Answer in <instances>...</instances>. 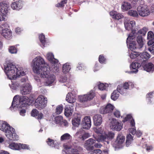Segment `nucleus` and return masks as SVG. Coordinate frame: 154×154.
<instances>
[{
	"mask_svg": "<svg viewBox=\"0 0 154 154\" xmlns=\"http://www.w3.org/2000/svg\"><path fill=\"white\" fill-rule=\"evenodd\" d=\"M141 65L140 63L137 62H133L130 65V67L131 69H134V70L128 72L129 73H136L138 71V69L139 68Z\"/></svg>",
	"mask_w": 154,
	"mask_h": 154,
	"instance_id": "nucleus-21",
	"label": "nucleus"
},
{
	"mask_svg": "<svg viewBox=\"0 0 154 154\" xmlns=\"http://www.w3.org/2000/svg\"><path fill=\"white\" fill-rule=\"evenodd\" d=\"M148 50L151 53L154 54V45L149 47L148 48Z\"/></svg>",
	"mask_w": 154,
	"mask_h": 154,
	"instance_id": "nucleus-64",
	"label": "nucleus"
},
{
	"mask_svg": "<svg viewBox=\"0 0 154 154\" xmlns=\"http://www.w3.org/2000/svg\"><path fill=\"white\" fill-rule=\"evenodd\" d=\"M95 132L98 134V136L94 137L96 141L98 142L103 141L105 144L109 143V140L112 139L114 137V134L111 132L106 133L104 131L101 127L96 128H94Z\"/></svg>",
	"mask_w": 154,
	"mask_h": 154,
	"instance_id": "nucleus-4",
	"label": "nucleus"
},
{
	"mask_svg": "<svg viewBox=\"0 0 154 154\" xmlns=\"http://www.w3.org/2000/svg\"><path fill=\"white\" fill-rule=\"evenodd\" d=\"M27 81V78L26 77L22 78L19 81H12L11 84L10 85V88L13 90H17L20 87H21L23 84Z\"/></svg>",
	"mask_w": 154,
	"mask_h": 154,
	"instance_id": "nucleus-13",
	"label": "nucleus"
},
{
	"mask_svg": "<svg viewBox=\"0 0 154 154\" xmlns=\"http://www.w3.org/2000/svg\"><path fill=\"white\" fill-rule=\"evenodd\" d=\"M133 8L131 4L127 1L123 2L121 5V8L123 11H125L130 10Z\"/></svg>",
	"mask_w": 154,
	"mask_h": 154,
	"instance_id": "nucleus-25",
	"label": "nucleus"
},
{
	"mask_svg": "<svg viewBox=\"0 0 154 154\" xmlns=\"http://www.w3.org/2000/svg\"><path fill=\"white\" fill-rule=\"evenodd\" d=\"M137 37V42L139 45L140 48H141L144 45V40L141 36L138 35Z\"/></svg>",
	"mask_w": 154,
	"mask_h": 154,
	"instance_id": "nucleus-40",
	"label": "nucleus"
},
{
	"mask_svg": "<svg viewBox=\"0 0 154 154\" xmlns=\"http://www.w3.org/2000/svg\"><path fill=\"white\" fill-rule=\"evenodd\" d=\"M94 123L96 126L100 125L102 122L101 116L99 114L94 115L93 118Z\"/></svg>",
	"mask_w": 154,
	"mask_h": 154,
	"instance_id": "nucleus-26",
	"label": "nucleus"
},
{
	"mask_svg": "<svg viewBox=\"0 0 154 154\" xmlns=\"http://www.w3.org/2000/svg\"><path fill=\"white\" fill-rule=\"evenodd\" d=\"M99 61L101 64H105L106 62V59L103 55H100L99 57Z\"/></svg>",
	"mask_w": 154,
	"mask_h": 154,
	"instance_id": "nucleus-51",
	"label": "nucleus"
},
{
	"mask_svg": "<svg viewBox=\"0 0 154 154\" xmlns=\"http://www.w3.org/2000/svg\"><path fill=\"white\" fill-rule=\"evenodd\" d=\"M83 65L82 64L79 63L78 65L77 66L76 70L77 71L82 70L83 69Z\"/></svg>",
	"mask_w": 154,
	"mask_h": 154,
	"instance_id": "nucleus-61",
	"label": "nucleus"
},
{
	"mask_svg": "<svg viewBox=\"0 0 154 154\" xmlns=\"http://www.w3.org/2000/svg\"><path fill=\"white\" fill-rule=\"evenodd\" d=\"M130 121L131 125L134 126L135 125L134 120L132 119L131 115L130 114L127 115L124 119L122 120V122H126Z\"/></svg>",
	"mask_w": 154,
	"mask_h": 154,
	"instance_id": "nucleus-32",
	"label": "nucleus"
},
{
	"mask_svg": "<svg viewBox=\"0 0 154 154\" xmlns=\"http://www.w3.org/2000/svg\"><path fill=\"white\" fill-rule=\"evenodd\" d=\"M2 29V35L5 38L9 40L12 37V32L11 30L8 29L9 26L7 23L3 24L1 26Z\"/></svg>",
	"mask_w": 154,
	"mask_h": 154,
	"instance_id": "nucleus-9",
	"label": "nucleus"
},
{
	"mask_svg": "<svg viewBox=\"0 0 154 154\" xmlns=\"http://www.w3.org/2000/svg\"><path fill=\"white\" fill-rule=\"evenodd\" d=\"M124 24L125 29L128 31L131 30L132 31L130 34L136 33V23L134 20H130L128 18H125L124 20Z\"/></svg>",
	"mask_w": 154,
	"mask_h": 154,
	"instance_id": "nucleus-6",
	"label": "nucleus"
},
{
	"mask_svg": "<svg viewBox=\"0 0 154 154\" xmlns=\"http://www.w3.org/2000/svg\"><path fill=\"white\" fill-rule=\"evenodd\" d=\"M23 30V29L19 27H17L15 29V32L17 34H20Z\"/></svg>",
	"mask_w": 154,
	"mask_h": 154,
	"instance_id": "nucleus-62",
	"label": "nucleus"
},
{
	"mask_svg": "<svg viewBox=\"0 0 154 154\" xmlns=\"http://www.w3.org/2000/svg\"><path fill=\"white\" fill-rule=\"evenodd\" d=\"M9 52L11 54H16L17 53V50L15 46H11L8 48Z\"/></svg>",
	"mask_w": 154,
	"mask_h": 154,
	"instance_id": "nucleus-48",
	"label": "nucleus"
},
{
	"mask_svg": "<svg viewBox=\"0 0 154 154\" xmlns=\"http://www.w3.org/2000/svg\"><path fill=\"white\" fill-rule=\"evenodd\" d=\"M136 33L130 34L127 38V45H129V48L131 50L136 48V43L135 36Z\"/></svg>",
	"mask_w": 154,
	"mask_h": 154,
	"instance_id": "nucleus-12",
	"label": "nucleus"
},
{
	"mask_svg": "<svg viewBox=\"0 0 154 154\" xmlns=\"http://www.w3.org/2000/svg\"><path fill=\"white\" fill-rule=\"evenodd\" d=\"M147 39H154V35L151 31L148 32L147 34Z\"/></svg>",
	"mask_w": 154,
	"mask_h": 154,
	"instance_id": "nucleus-56",
	"label": "nucleus"
},
{
	"mask_svg": "<svg viewBox=\"0 0 154 154\" xmlns=\"http://www.w3.org/2000/svg\"><path fill=\"white\" fill-rule=\"evenodd\" d=\"M63 107L61 105L58 106L56 108V113L57 114H60L62 112Z\"/></svg>",
	"mask_w": 154,
	"mask_h": 154,
	"instance_id": "nucleus-49",
	"label": "nucleus"
},
{
	"mask_svg": "<svg viewBox=\"0 0 154 154\" xmlns=\"http://www.w3.org/2000/svg\"><path fill=\"white\" fill-rule=\"evenodd\" d=\"M71 69V66L69 63H66L63 65L62 72L64 74L69 73Z\"/></svg>",
	"mask_w": 154,
	"mask_h": 154,
	"instance_id": "nucleus-30",
	"label": "nucleus"
},
{
	"mask_svg": "<svg viewBox=\"0 0 154 154\" xmlns=\"http://www.w3.org/2000/svg\"><path fill=\"white\" fill-rule=\"evenodd\" d=\"M32 103V101L27 97L22 96L19 97L16 95L14 97L10 108L11 109L12 107L14 109L18 108L20 115L22 116H24L27 105H30Z\"/></svg>",
	"mask_w": 154,
	"mask_h": 154,
	"instance_id": "nucleus-3",
	"label": "nucleus"
},
{
	"mask_svg": "<svg viewBox=\"0 0 154 154\" xmlns=\"http://www.w3.org/2000/svg\"><path fill=\"white\" fill-rule=\"evenodd\" d=\"M95 96V92L91 91L86 94L79 95L78 97L80 101L84 102L90 101L93 99Z\"/></svg>",
	"mask_w": 154,
	"mask_h": 154,
	"instance_id": "nucleus-10",
	"label": "nucleus"
},
{
	"mask_svg": "<svg viewBox=\"0 0 154 154\" xmlns=\"http://www.w3.org/2000/svg\"><path fill=\"white\" fill-rule=\"evenodd\" d=\"M20 149H29V147L28 145L25 144L20 143Z\"/></svg>",
	"mask_w": 154,
	"mask_h": 154,
	"instance_id": "nucleus-58",
	"label": "nucleus"
},
{
	"mask_svg": "<svg viewBox=\"0 0 154 154\" xmlns=\"http://www.w3.org/2000/svg\"><path fill=\"white\" fill-rule=\"evenodd\" d=\"M154 93L153 92H151L147 94L146 95L147 100H148V103L149 104L152 103L151 99L153 96Z\"/></svg>",
	"mask_w": 154,
	"mask_h": 154,
	"instance_id": "nucleus-47",
	"label": "nucleus"
},
{
	"mask_svg": "<svg viewBox=\"0 0 154 154\" xmlns=\"http://www.w3.org/2000/svg\"><path fill=\"white\" fill-rule=\"evenodd\" d=\"M114 107L111 104H108L105 106L101 107L100 112L101 114H104L111 112L114 109Z\"/></svg>",
	"mask_w": 154,
	"mask_h": 154,
	"instance_id": "nucleus-17",
	"label": "nucleus"
},
{
	"mask_svg": "<svg viewBox=\"0 0 154 154\" xmlns=\"http://www.w3.org/2000/svg\"><path fill=\"white\" fill-rule=\"evenodd\" d=\"M141 66L144 70L147 72H152L154 71V65L152 63H146L145 60H143L141 63Z\"/></svg>",
	"mask_w": 154,
	"mask_h": 154,
	"instance_id": "nucleus-18",
	"label": "nucleus"
},
{
	"mask_svg": "<svg viewBox=\"0 0 154 154\" xmlns=\"http://www.w3.org/2000/svg\"><path fill=\"white\" fill-rule=\"evenodd\" d=\"M110 128L113 131H120L122 128V125L116 119L111 118L109 119Z\"/></svg>",
	"mask_w": 154,
	"mask_h": 154,
	"instance_id": "nucleus-8",
	"label": "nucleus"
},
{
	"mask_svg": "<svg viewBox=\"0 0 154 154\" xmlns=\"http://www.w3.org/2000/svg\"><path fill=\"white\" fill-rule=\"evenodd\" d=\"M150 57V55L147 52H144L140 54V57L138 58H140L142 59H138V61L140 63L143 62V60H144L143 59H145L146 60H148Z\"/></svg>",
	"mask_w": 154,
	"mask_h": 154,
	"instance_id": "nucleus-29",
	"label": "nucleus"
},
{
	"mask_svg": "<svg viewBox=\"0 0 154 154\" xmlns=\"http://www.w3.org/2000/svg\"><path fill=\"white\" fill-rule=\"evenodd\" d=\"M23 5V2L19 0L12 2L11 5V7L13 10H19L22 8Z\"/></svg>",
	"mask_w": 154,
	"mask_h": 154,
	"instance_id": "nucleus-23",
	"label": "nucleus"
},
{
	"mask_svg": "<svg viewBox=\"0 0 154 154\" xmlns=\"http://www.w3.org/2000/svg\"><path fill=\"white\" fill-rule=\"evenodd\" d=\"M31 66L35 73L40 75L41 77L45 79V85L51 86L54 84L55 76L54 75L50 74L48 66L41 56H37L33 60Z\"/></svg>",
	"mask_w": 154,
	"mask_h": 154,
	"instance_id": "nucleus-1",
	"label": "nucleus"
},
{
	"mask_svg": "<svg viewBox=\"0 0 154 154\" xmlns=\"http://www.w3.org/2000/svg\"><path fill=\"white\" fill-rule=\"evenodd\" d=\"M96 140L95 139L90 138L86 140L84 145V147L88 151L92 150L94 149L93 145L95 143Z\"/></svg>",
	"mask_w": 154,
	"mask_h": 154,
	"instance_id": "nucleus-15",
	"label": "nucleus"
},
{
	"mask_svg": "<svg viewBox=\"0 0 154 154\" xmlns=\"http://www.w3.org/2000/svg\"><path fill=\"white\" fill-rule=\"evenodd\" d=\"M113 114L115 117L119 118L120 116V113L119 111L118 110H115L113 112Z\"/></svg>",
	"mask_w": 154,
	"mask_h": 154,
	"instance_id": "nucleus-59",
	"label": "nucleus"
},
{
	"mask_svg": "<svg viewBox=\"0 0 154 154\" xmlns=\"http://www.w3.org/2000/svg\"><path fill=\"white\" fill-rule=\"evenodd\" d=\"M108 87V85L106 83H103L99 82L98 85V87L99 90L103 91L106 89Z\"/></svg>",
	"mask_w": 154,
	"mask_h": 154,
	"instance_id": "nucleus-41",
	"label": "nucleus"
},
{
	"mask_svg": "<svg viewBox=\"0 0 154 154\" xmlns=\"http://www.w3.org/2000/svg\"><path fill=\"white\" fill-rule=\"evenodd\" d=\"M125 139V137L122 134H119L115 142L116 147L118 148H122L124 145Z\"/></svg>",
	"mask_w": 154,
	"mask_h": 154,
	"instance_id": "nucleus-16",
	"label": "nucleus"
},
{
	"mask_svg": "<svg viewBox=\"0 0 154 154\" xmlns=\"http://www.w3.org/2000/svg\"><path fill=\"white\" fill-rule=\"evenodd\" d=\"M72 136L68 133H65L62 135L60 138L61 140L62 141L68 140L72 139Z\"/></svg>",
	"mask_w": 154,
	"mask_h": 154,
	"instance_id": "nucleus-42",
	"label": "nucleus"
},
{
	"mask_svg": "<svg viewBox=\"0 0 154 154\" xmlns=\"http://www.w3.org/2000/svg\"><path fill=\"white\" fill-rule=\"evenodd\" d=\"M67 2V0H63L60 3H59L56 5V7H62L64 6Z\"/></svg>",
	"mask_w": 154,
	"mask_h": 154,
	"instance_id": "nucleus-55",
	"label": "nucleus"
},
{
	"mask_svg": "<svg viewBox=\"0 0 154 154\" xmlns=\"http://www.w3.org/2000/svg\"><path fill=\"white\" fill-rule=\"evenodd\" d=\"M32 88V86L27 78V81L25 82L21 86L20 93L24 95L29 94L31 92Z\"/></svg>",
	"mask_w": 154,
	"mask_h": 154,
	"instance_id": "nucleus-11",
	"label": "nucleus"
},
{
	"mask_svg": "<svg viewBox=\"0 0 154 154\" xmlns=\"http://www.w3.org/2000/svg\"><path fill=\"white\" fill-rule=\"evenodd\" d=\"M47 143L50 146L55 147L56 146V142L50 138H48L47 140Z\"/></svg>",
	"mask_w": 154,
	"mask_h": 154,
	"instance_id": "nucleus-45",
	"label": "nucleus"
},
{
	"mask_svg": "<svg viewBox=\"0 0 154 154\" xmlns=\"http://www.w3.org/2000/svg\"><path fill=\"white\" fill-rule=\"evenodd\" d=\"M133 140V137L130 134L127 135L126 137V145L127 146H129L132 143Z\"/></svg>",
	"mask_w": 154,
	"mask_h": 154,
	"instance_id": "nucleus-44",
	"label": "nucleus"
},
{
	"mask_svg": "<svg viewBox=\"0 0 154 154\" xmlns=\"http://www.w3.org/2000/svg\"><path fill=\"white\" fill-rule=\"evenodd\" d=\"M53 54L51 52L48 53L46 54L47 59L52 63H57L59 62L58 60L54 58Z\"/></svg>",
	"mask_w": 154,
	"mask_h": 154,
	"instance_id": "nucleus-28",
	"label": "nucleus"
},
{
	"mask_svg": "<svg viewBox=\"0 0 154 154\" xmlns=\"http://www.w3.org/2000/svg\"><path fill=\"white\" fill-rule=\"evenodd\" d=\"M90 136V134L89 133H85V131H84L81 139H82V140H84L89 137Z\"/></svg>",
	"mask_w": 154,
	"mask_h": 154,
	"instance_id": "nucleus-57",
	"label": "nucleus"
},
{
	"mask_svg": "<svg viewBox=\"0 0 154 154\" xmlns=\"http://www.w3.org/2000/svg\"><path fill=\"white\" fill-rule=\"evenodd\" d=\"M84 131V130L82 129L79 130L75 134L76 136L81 139Z\"/></svg>",
	"mask_w": 154,
	"mask_h": 154,
	"instance_id": "nucleus-52",
	"label": "nucleus"
},
{
	"mask_svg": "<svg viewBox=\"0 0 154 154\" xmlns=\"http://www.w3.org/2000/svg\"><path fill=\"white\" fill-rule=\"evenodd\" d=\"M137 11L138 14L142 17H145L149 14V9L146 7L139 6L137 8Z\"/></svg>",
	"mask_w": 154,
	"mask_h": 154,
	"instance_id": "nucleus-19",
	"label": "nucleus"
},
{
	"mask_svg": "<svg viewBox=\"0 0 154 154\" xmlns=\"http://www.w3.org/2000/svg\"><path fill=\"white\" fill-rule=\"evenodd\" d=\"M47 103V98L44 96L40 95L35 100V106L38 109L41 110L45 107Z\"/></svg>",
	"mask_w": 154,
	"mask_h": 154,
	"instance_id": "nucleus-7",
	"label": "nucleus"
},
{
	"mask_svg": "<svg viewBox=\"0 0 154 154\" xmlns=\"http://www.w3.org/2000/svg\"><path fill=\"white\" fill-rule=\"evenodd\" d=\"M8 6L4 3H0V21L4 20L7 11Z\"/></svg>",
	"mask_w": 154,
	"mask_h": 154,
	"instance_id": "nucleus-14",
	"label": "nucleus"
},
{
	"mask_svg": "<svg viewBox=\"0 0 154 154\" xmlns=\"http://www.w3.org/2000/svg\"><path fill=\"white\" fill-rule=\"evenodd\" d=\"M82 124L84 128L86 129L90 128L91 126L90 117L89 116L85 117L82 121Z\"/></svg>",
	"mask_w": 154,
	"mask_h": 154,
	"instance_id": "nucleus-20",
	"label": "nucleus"
},
{
	"mask_svg": "<svg viewBox=\"0 0 154 154\" xmlns=\"http://www.w3.org/2000/svg\"><path fill=\"white\" fill-rule=\"evenodd\" d=\"M74 105L72 104L70 106L67 105L65 107L64 114L66 117H69L72 115L73 112Z\"/></svg>",
	"mask_w": 154,
	"mask_h": 154,
	"instance_id": "nucleus-24",
	"label": "nucleus"
},
{
	"mask_svg": "<svg viewBox=\"0 0 154 154\" xmlns=\"http://www.w3.org/2000/svg\"><path fill=\"white\" fill-rule=\"evenodd\" d=\"M38 113V111L36 109H33L31 112V116H32L35 117L37 116Z\"/></svg>",
	"mask_w": 154,
	"mask_h": 154,
	"instance_id": "nucleus-60",
	"label": "nucleus"
},
{
	"mask_svg": "<svg viewBox=\"0 0 154 154\" xmlns=\"http://www.w3.org/2000/svg\"><path fill=\"white\" fill-rule=\"evenodd\" d=\"M74 118L72 119V125L76 127H78L81 122V116L80 115L75 113L74 114Z\"/></svg>",
	"mask_w": 154,
	"mask_h": 154,
	"instance_id": "nucleus-22",
	"label": "nucleus"
},
{
	"mask_svg": "<svg viewBox=\"0 0 154 154\" xmlns=\"http://www.w3.org/2000/svg\"><path fill=\"white\" fill-rule=\"evenodd\" d=\"M137 28V27L136 28V33L137 34L135 36V38L137 36L139 35H145V33H143V32H144L143 31V30H142V29H140L139 31H138V29Z\"/></svg>",
	"mask_w": 154,
	"mask_h": 154,
	"instance_id": "nucleus-54",
	"label": "nucleus"
},
{
	"mask_svg": "<svg viewBox=\"0 0 154 154\" xmlns=\"http://www.w3.org/2000/svg\"><path fill=\"white\" fill-rule=\"evenodd\" d=\"M122 86L124 88L128 90L130 87L131 88H134V84L133 83L130 82H126L123 84H122Z\"/></svg>",
	"mask_w": 154,
	"mask_h": 154,
	"instance_id": "nucleus-37",
	"label": "nucleus"
},
{
	"mask_svg": "<svg viewBox=\"0 0 154 154\" xmlns=\"http://www.w3.org/2000/svg\"><path fill=\"white\" fill-rule=\"evenodd\" d=\"M5 72L10 80L15 79L26 75L25 70L22 67H17L11 61L8 60L4 64Z\"/></svg>",
	"mask_w": 154,
	"mask_h": 154,
	"instance_id": "nucleus-2",
	"label": "nucleus"
},
{
	"mask_svg": "<svg viewBox=\"0 0 154 154\" xmlns=\"http://www.w3.org/2000/svg\"><path fill=\"white\" fill-rule=\"evenodd\" d=\"M0 130L5 133V135L9 140H18L19 137L15 133V129L6 122H4L2 123Z\"/></svg>",
	"mask_w": 154,
	"mask_h": 154,
	"instance_id": "nucleus-5",
	"label": "nucleus"
},
{
	"mask_svg": "<svg viewBox=\"0 0 154 154\" xmlns=\"http://www.w3.org/2000/svg\"><path fill=\"white\" fill-rule=\"evenodd\" d=\"M128 14L129 15L134 17H137L139 16L137 11L133 10H129Z\"/></svg>",
	"mask_w": 154,
	"mask_h": 154,
	"instance_id": "nucleus-43",
	"label": "nucleus"
},
{
	"mask_svg": "<svg viewBox=\"0 0 154 154\" xmlns=\"http://www.w3.org/2000/svg\"><path fill=\"white\" fill-rule=\"evenodd\" d=\"M67 80V78L65 76H60L58 79L59 82L61 83H65Z\"/></svg>",
	"mask_w": 154,
	"mask_h": 154,
	"instance_id": "nucleus-53",
	"label": "nucleus"
},
{
	"mask_svg": "<svg viewBox=\"0 0 154 154\" xmlns=\"http://www.w3.org/2000/svg\"><path fill=\"white\" fill-rule=\"evenodd\" d=\"M63 121V117L60 116H59L55 117L53 120V122L57 124L60 125L61 124Z\"/></svg>",
	"mask_w": 154,
	"mask_h": 154,
	"instance_id": "nucleus-39",
	"label": "nucleus"
},
{
	"mask_svg": "<svg viewBox=\"0 0 154 154\" xmlns=\"http://www.w3.org/2000/svg\"><path fill=\"white\" fill-rule=\"evenodd\" d=\"M91 154H108V150L106 149L102 151L100 149H93L90 151Z\"/></svg>",
	"mask_w": 154,
	"mask_h": 154,
	"instance_id": "nucleus-35",
	"label": "nucleus"
},
{
	"mask_svg": "<svg viewBox=\"0 0 154 154\" xmlns=\"http://www.w3.org/2000/svg\"><path fill=\"white\" fill-rule=\"evenodd\" d=\"M66 100L69 103H72L75 102L76 99L72 93L69 92L66 95Z\"/></svg>",
	"mask_w": 154,
	"mask_h": 154,
	"instance_id": "nucleus-31",
	"label": "nucleus"
},
{
	"mask_svg": "<svg viewBox=\"0 0 154 154\" xmlns=\"http://www.w3.org/2000/svg\"><path fill=\"white\" fill-rule=\"evenodd\" d=\"M52 66V71L55 74L58 73L60 72L59 64L60 63L58 62L57 63H53Z\"/></svg>",
	"mask_w": 154,
	"mask_h": 154,
	"instance_id": "nucleus-36",
	"label": "nucleus"
},
{
	"mask_svg": "<svg viewBox=\"0 0 154 154\" xmlns=\"http://www.w3.org/2000/svg\"><path fill=\"white\" fill-rule=\"evenodd\" d=\"M117 90L118 92L122 95H125L128 93V90L122 86V84L119 85L117 87Z\"/></svg>",
	"mask_w": 154,
	"mask_h": 154,
	"instance_id": "nucleus-33",
	"label": "nucleus"
},
{
	"mask_svg": "<svg viewBox=\"0 0 154 154\" xmlns=\"http://www.w3.org/2000/svg\"><path fill=\"white\" fill-rule=\"evenodd\" d=\"M140 56V54L135 51H132L130 55V58L132 59H134L137 57Z\"/></svg>",
	"mask_w": 154,
	"mask_h": 154,
	"instance_id": "nucleus-50",
	"label": "nucleus"
},
{
	"mask_svg": "<svg viewBox=\"0 0 154 154\" xmlns=\"http://www.w3.org/2000/svg\"><path fill=\"white\" fill-rule=\"evenodd\" d=\"M129 131L130 133H131L133 135L136 134V129L134 128H131L129 129Z\"/></svg>",
	"mask_w": 154,
	"mask_h": 154,
	"instance_id": "nucleus-63",
	"label": "nucleus"
},
{
	"mask_svg": "<svg viewBox=\"0 0 154 154\" xmlns=\"http://www.w3.org/2000/svg\"><path fill=\"white\" fill-rule=\"evenodd\" d=\"M39 39L41 43V46L43 48L44 47L46 44V38L44 35L43 33L40 34L39 35Z\"/></svg>",
	"mask_w": 154,
	"mask_h": 154,
	"instance_id": "nucleus-34",
	"label": "nucleus"
},
{
	"mask_svg": "<svg viewBox=\"0 0 154 154\" xmlns=\"http://www.w3.org/2000/svg\"><path fill=\"white\" fill-rule=\"evenodd\" d=\"M109 14L110 16L115 20H119L123 17V16L121 14L116 11H111L110 12Z\"/></svg>",
	"mask_w": 154,
	"mask_h": 154,
	"instance_id": "nucleus-27",
	"label": "nucleus"
},
{
	"mask_svg": "<svg viewBox=\"0 0 154 154\" xmlns=\"http://www.w3.org/2000/svg\"><path fill=\"white\" fill-rule=\"evenodd\" d=\"M20 145L19 143L13 142L9 144V147L10 148L15 150L20 149Z\"/></svg>",
	"mask_w": 154,
	"mask_h": 154,
	"instance_id": "nucleus-38",
	"label": "nucleus"
},
{
	"mask_svg": "<svg viewBox=\"0 0 154 154\" xmlns=\"http://www.w3.org/2000/svg\"><path fill=\"white\" fill-rule=\"evenodd\" d=\"M117 90H115L112 94L111 95V99L114 100H115L118 99L119 96V94Z\"/></svg>",
	"mask_w": 154,
	"mask_h": 154,
	"instance_id": "nucleus-46",
	"label": "nucleus"
}]
</instances>
